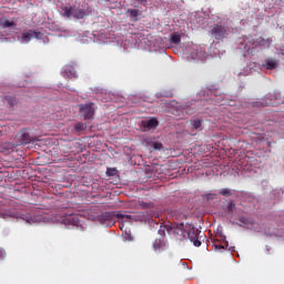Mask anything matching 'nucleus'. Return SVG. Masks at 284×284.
I'll return each mask as SVG.
<instances>
[{
  "label": "nucleus",
  "mask_w": 284,
  "mask_h": 284,
  "mask_svg": "<svg viewBox=\"0 0 284 284\" xmlns=\"http://www.w3.org/2000/svg\"><path fill=\"white\" fill-rule=\"evenodd\" d=\"M116 219H119V221H122V223H134L138 221H143V213H138V214H125L123 212H118L115 214Z\"/></svg>",
  "instance_id": "obj_1"
},
{
  "label": "nucleus",
  "mask_w": 284,
  "mask_h": 284,
  "mask_svg": "<svg viewBox=\"0 0 284 284\" xmlns=\"http://www.w3.org/2000/svg\"><path fill=\"white\" fill-rule=\"evenodd\" d=\"M211 34L217 40L225 39V37H227V28L221 24H214L211 28Z\"/></svg>",
  "instance_id": "obj_2"
},
{
  "label": "nucleus",
  "mask_w": 284,
  "mask_h": 284,
  "mask_svg": "<svg viewBox=\"0 0 284 284\" xmlns=\"http://www.w3.org/2000/svg\"><path fill=\"white\" fill-rule=\"evenodd\" d=\"M80 112L85 120L92 119L94 116V103L81 104Z\"/></svg>",
  "instance_id": "obj_3"
},
{
  "label": "nucleus",
  "mask_w": 284,
  "mask_h": 284,
  "mask_svg": "<svg viewBox=\"0 0 284 284\" xmlns=\"http://www.w3.org/2000/svg\"><path fill=\"white\" fill-rule=\"evenodd\" d=\"M98 221L101 225H112L114 223V213L103 212L98 215Z\"/></svg>",
  "instance_id": "obj_4"
},
{
  "label": "nucleus",
  "mask_w": 284,
  "mask_h": 284,
  "mask_svg": "<svg viewBox=\"0 0 284 284\" xmlns=\"http://www.w3.org/2000/svg\"><path fill=\"white\" fill-rule=\"evenodd\" d=\"M169 234H174L175 236H185V224L174 223L169 229Z\"/></svg>",
  "instance_id": "obj_5"
},
{
  "label": "nucleus",
  "mask_w": 284,
  "mask_h": 284,
  "mask_svg": "<svg viewBox=\"0 0 284 284\" xmlns=\"http://www.w3.org/2000/svg\"><path fill=\"white\" fill-rule=\"evenodd\" d=\"M32 39H43V33L33 30H29L22 33V41L24 43H30Z\"/></svg>",
  "instance_id": "obj_6"
},
{
  "label": "nucleus",
  "mask_w": 284,
  "mask_h": 284,
  "mask_svg": "<svg viewBox=\"0 0 284 284\" xmlns=\"http://www.w3.org/2000/svg\"><path fill=\"white\" fill-rule=\"evenodd\" d=\"M272 43H273L272 38L265 39L263 37H260L254 41L252 50H254V48H270V45H272Z\"/></svg>",
  "instance_id": "obj_7"
},
{
  "label": "nucleus",
  "mask_w": 284,
  "mask_h": 284,
  "mask_svg": "<svg viewBox=\"0 0 284 284\" xmlns=\"http://www.w3.org/2000/svg\"><path fill=\"white\" fill-rule=\"evenodd\" d=\"M199 234H201V231H199V229H191L187 232V236L191 243H193L195 247H201V241L199 240Z\"/></svg>",
  "instance_id": "obj_8"
},
{
  "label": "nucleus",
  "mask_w": 284,
  "mask_h": 284,
  "mask_svg": "<svg viewBox=\"0 0 284 284\" xmlns=\"http://www.w3.org/2000/svg\"><path fill=\"white\" fill-rule=\"evenodd\" d=\"M169 245L168 242L165 241V239H156L153 242V250L154 252H156L158 254H161V252H165V250H168Z\"/></svg>",
  "instance_id": "obj_9"
},
{
  "label": "nucleus",
  "mask_w": 284,
  "mask_h": 284,
  "mask_svg": "<svg viewBox=\"0 0 284 284\" xmlns=\"http://www.w3.org/2000/svg\"><path fill=\"white\" fill-rule=\"evenodd\" d=\"M141 125L144 128V130H156V128H159V120H156V118L143 120Z\"/></svg>",
  "instance_id": "obj_10"
},
{
  "label": "nucleus",
  "mask_w": 284,
  "mask_h": 284,
  "mask_svg": "<svg viewBox=\"0 0 284 284\" xmlns=\"http://www.w3.org/2000/svg\"><path fill=\"white\" fill-rule=\"evenodd\" d=\"M19 136L22 145H28L29 143H32V141H34V138L30 136V132H28V130L26 129L19 132Z\"/></svg>",
  "instance_id": "obj_11"
},
{
  "label": "nucleus",
  "mask_w": 284,
  "mask_h": 284,
  "mask_svg": "<svg viewBox=\"0 0 284 284\" xmlns=\"http://www.w3.org/2000/svg\"><path fill=\"white\" fill-rule=\"evenodd\" d=\"M263 68H265V70H276V68H278V60L274 58H266L264 60Z\"/></svg>",
  "instance_id": "obj_12"
},
{
  "label": "nucleus",
  "mask_w": 284,
  "mask_h": 284,
  "mask_svg": "<svg viewBox=\"0 0 284 284\" xmlns=\"http://www.w3.org/2000/svg\"><path fill=\"white\" fill-rule=\"evenodd\" d=\"M64 77H68V79H74L77 77V70H74V67L67 65L63 70Z\"/></svg>",
  "instance_id": "obj_13"
},
{
  "label": "nucleus",
  "mask_w": 284,
  "mask_h": 284,
  "mask_svg": "<svg viewBox=\"0 0 284 284\" xmlns=\"http://www.w3.org/2000/svg\"><path fill=\"white\" fill-rule=\"evenodd\" d=\"M62 221L69 225H79V217L77 215H67Z\"/></svg>",
  "instance_id": "obj_14"
},
{
  "label": "nucleus",
  "mask_w": 284,
  "mask_h": 284,
  "mask_svg": "<svg viewBox=\"0 0 284 284\" xmlns=\"http://www.w3.org/2000/svg\"><path fill=\"white\" fill-rule=\"evenodd\" d=\"M62 12H63L64 17H67L68 19L74 17V8L70 4L63 7Z\"/></svg>",
  "instance_id": "obj_15"
},
{
  "label": "nucleus",
  "mask_w": 284,
  "mask_h": 284,
  "mask_svg": "<svg viewBox=\"0 0 284 284\" xmlns=\"http://www.w3.org/2000/svg\"><path fill=\"white\" fill-rule=\"evenodd\" d=\"M0 28L3 30H6V28H17V23L14 21L1 19Z\"/></svg>",
  "instance_id": "obj_16"
},
{
  "label": "nucleus",
  "mask_w": 284,
  "mask_h": 284,
  "mask_svg": "<svg viewBox=\"0 0 284 284\" xmlns=\"http://www.w3.org/2000/svg\"><path fill=\"white\" fill-rule=\"evenodd\" d=\"M171 43H173V45H180V43H181V33L173 32L171 34Z\"/></svg>",
  "instance_id": "obj_17"
},
{
  "label": "nucleus",
  "mask_w": 284,
  "mask_h": 284,
  "mask_svg": "<svg viewBox=\"0 0 284 284\" xmlns=\"http://www.w3.org/2000/svg\"><path fill=\"white\" fill-rule=\"evenodd\" d=\"M73 17L75 19H83V17H85V11L83 9H74Z\"/></svg>",
  "instance_id": "obj_18"
},
{
  "label": "nucleus",
  "mask_w": 284,
  "mask_h": 284,
  "mask_svg": "<svg viewBox=\"0 0 284 284\" xmlns=\"http://www.w3.org/2000/svg\"><path fill=\"white\" fill-rule=\"evenodd\" d=\"M4 101L10 104L11 108H13V105H17V98H13L12 95L4 97Z\"/></svg>",
  "instance_id": "obj_19"
},
{
  "label": "nucleus",
  "mask_w": 284,
  "mask_h": 284,
  "mask_svg": "<svg viewBox=\"0 0 284 284\" xmlns=\"http://www.w3.org/2000/svg\"><path fill=\"white\" fill-rule=\"evenodd\" d=\"M126 13L131 19H136V17H139L140 11L136 9H128Z\"/></svg>",
  "instance_id": "obj_20"
},
{
  "label": "nucleus",
  "mask_w": 284,
  "mask_h": 284,
  "mask_svg": "<svg viewBox=\"0 0 284 284\" xmlns=\"http://www.w3.org/2000/svg\"><path fill=\"white\" fill-rule=\"evenodd\" d=\"M219 194H221L222 196H232V190L222 189V190L219 191Z\"/></svg>",
  "instance_id": "obj_21"
},
{
  "label": "nucleus",
  "mask_w": 284,
  "mask_h": 284,
  "mask_svg": "<svg viewBox=\"0 0 284 284\" xmlns=\"http://www.w3.org/2000/svg\"><path fill=\"white\" fill-rule=\"evenodd\" d=\"M85 129V124L79 122L74 125V130L75 132H83V130Z\"/></svg>",
  "instance_id": "obj_22"
},
{
  "label": "nucleus",
  "mask_w": 284,
  "mask_h": 284,
  "mask_svg": "<svg viewBox=\"0 0 284 284\" xmlns=\"http://www.w3.org/2000/svg\"><path fill=\"white\" fill-rule=\"evenodd\" d=\"M192 125H193L194 130H200L202 122H201V120H193Z\"/></svg>",
  "instance_id": "obj_23"
},
{
  "label": "nucleus",
  "mask_w": 284,
  "mask_h": 284,
  "mask_svg": "<svg viewBox=\"0 0 284 284\" xmlns=\"http://www.w3.org/2000/svg\"><path fill=\"white\" fill-rule=\"evenodd\" d=\"M106 176H116V169H106Z\"/></svg>",
  "instance_id": "obj_24"
},
{
  "label": "nucleus",
  "mask_w": 284,
  "mask_h": 284,
  "mask_svg": "<svg viewBox=\"0 0 284 284\" xmlns=\"http://www.w3.org/2000/svg\"><path fill=\"white\" fill-rule=\"evenodd\" d=\"M135 3H138L139 6H148V1L149 0H133Z\"/></svg>",
  "instance_id": "obj_25"
},
{
  "label": "nucleus",
  "mask_w": 284,
  "mask_h": 284,
  "mask_svg": "<svg viewBox=\"0 0 284 284\" xmlns=\"http://www.w3.org/2000/svg\"><path fill=\"white\" fill-rule=\"evenodd\" d=\"M215 251L221 252L222 250H225V246L223 244H214Z\"/></svg>",
  "instance_id": "obj_26"
},
{
  "label": "nucleus",
  "mask_w": 284,
  "mask_h": 284,
  "mask_svg": "<svg viewBox=\"0 0 284 284\" xmlns=\"http://www.w3.org/2000/svg\"><path fill=\"white\" fill-rule=\"evenodd\" d=\"M253 105L255 108H265V105H267V103H265V102H255Z\"/></svg>",
  "instance_id": "obj_27"
},
{
  "label": "nucleus",
  "mask_w": 284,
  "mask_h": 284,
  "mask_svg": "<svg viewBox=\"0 0 284 284\" xmlns=\"http://www.w3.org/2000/svg\"><path fill=\"white\" fill-rule=\"evenodd\" d=\"M153 149H154V150H163V144H161V143H159V142H155V143L153 144Z\"/></svg>",
  "instance_id": "obj_28"
},
{
  "label": "nucleus",
  "mask_w": 284,
  "mask_h": 284,
  "mask_svg": "<svg viewBox=\"0 0 284 284\" xmlns=\"http://www.w3.org/2000/svg\"><path fill=\"white\" fill-rule=\"evenodd\" d=\"M6 258V250L0 247V261H3Z\"/></svg>",
  "instance_id": "obj_29"
},
{
  "label": "nucleus",
  "mask_w": 284,
  "mask_h": 284,
  "mask_svg": "<svg viewBox=\"0 0 284 284\" xmlns=\"http://www.w3.org/2000/svg\"><path fill=\"white\" fill-rule=\"evenodd\" d=\"M26 223H29V225H32L34 223V220L32 217L24 219Z\"/></svg>",
  "instance_id": "obj_30"
},
{
  "label": "nucleus",
  "mask_w": 284,
  "mask_h": 284,
  "mask_svg": "<svg viewBox=\"0 0 284 284\" xmlns=\"http://www.w3.org/2000/svg\"><path fill=\"white\" fill-rule=\"evenodd\" d=\"M227 207H229V211L232 212V209L235 207V204L231 202V203H229Z\"/></svg>",
  "instance_id": "obj_31"
},
{
  "label": "nucleus",
  "mask_w": 284,
  "mask_h": 284,
  "mask_svg": "<svg viewBox=\"0 0 284 284\" xmlns=\"http://www.w3.org/2000/svg\"><path fill=\"white\" fill-rule=\"evenodd\" d=\"M159 233H160V234H165V231H161V230H160Z\"/></svg>",
  "instance_id": "obj_32"
},
{
  "label": "nucleus",
  "mask_w": 284,
  "mask_h": 284,
  "mask_svg": "<svg viewBox=\"0 0 284 284\" xmlns=\"http://www.w3.org/2000/svg\"><path fill=\"white\" fill-rule=\"evenodd\" d=\"M187 114H194V112L193 111H187Z\"/></svg>",
  "instance_id": "obj_33"
},
{
  "label": "nucleus",
  "mask_w": 284,
  "mask_h": 284,
  "mask_svg": "<svg viewBox=\"0 0 284 284\" xmlns=\"http://www.w3.org/2000/svg\"><path fill=\"white\" fill-rule=\"evenodd\" d=\"M120 230H123V225H120Z\"/></svg>",
  "instance_id": "obj_34"
},
{
  "label": "nucleus",
  "mask_w": 284,
  "mask_h": 284,
  "mask_svg": "<svg viewBox=\"0 0 284 284\" xmlns=\"http://www.w3.org/2000/svg\"><path fill=\"white\" fill-rule=\"evenodd\" d=\"M0 26H1V18H0Z\"/></svg>",
  "instance_id": "obj_35"
}]
</instances>
